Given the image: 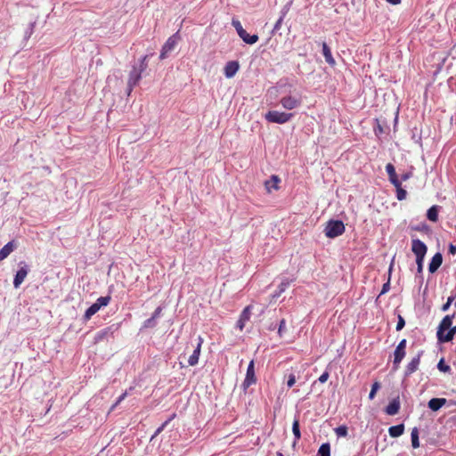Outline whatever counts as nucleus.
<instances>
[{"label": "nucleus", "mask_w": 456, "mask_h": 456, "mask_svg": "<svg viewBox=\"0 0 456 456\" xmlns=\"http://www.w3.org/2000/svg\"><path fill=\"white\" fill-rule=\"evenodd\" d=\"M161 313H162V307H161V306H158V307L155 309V311L153 312V314H152V316H151V317H153V318L157 319V318H159V317L160 316Z\"/></svg>", "instance_id": "49"}, {"label": "nucleus", "mask_w": 456, "mask_h": 456, "mask_svg": "<svg viewBox=\"0 0 456 456\" xmlns=\"http://www.w3.org/2000/svg\"><path fill=\"white\" fill-rule=\"evenodd\" d=\"M280 102L285 110H291L299 107L302 103V101L300 97L286 95L281 99Z\"/></svg>", "instance_id": "6"}, {"label": "nucleus", "mask_w": 456, "mask_h": 456, "mask_svg": "<svg viewBox=\"0 0 456 456\" xmlns=\"http://www.w3.org/2000/svg\"><path fill=\"white\" fill-rule=\"evenodd\" d=\"M142 78V72L136 68L134 67L131 70L127 81V94L129 95L133 91L134 87L139 83Z\"/></svg>", "instance_id": "8"}, {"label": "nucleus", "mask_w": 456, "mask_h": 456, "mask_svg": "<svg viewBox=\"0 0 456 456\" xmlns=\"http://www.w3.org/2000/svg\"><path fill=\"white\" fill-rule=\"evenodd\" d=\"M110 334H111L110 332V328H106L101 331H99L96 335H95V342H100L103 339H105Z\"/></svg>", "instance_id": "29"}, {"label": "nucleus", "mask_w": 456, "mask_h": 456, "mask_svg": "<svg viewBox=\"0 0 456 456\" xmlns=\"http://www.w3.org/2000/svg\"><path fill=\"white\" fill-rule=\"evenodd\" d=\"M293 117L292 113H287L278 110L268 111L265 118L268 122L276 124H285L289 122Z\"/></svg>", "instance_id": "2"}, {"label": "nucleus", "mask_w": 456, "mask_h": 456, "mask_svg": "<svg viewBox=\"0 0 456 456\" xmlns=\"http://www.w3.org/2000/svg\"><path fill=\"white\" fill-rule=\"evenodd\" d=\"M387 1L392 4H398L401 2V0H387Z\"/></svg>", "instance_id": "56"}, {"label": "nucleus", "mask_w": 456, "mask_h": 456, "mask_svg": "<svg viewBox=\"0 0 456 456\" xmlns=\"http://www.w3.org/2000/svg\"><path fill=\"white\" fill-rule=\"evenodd\" d=\"M390 289V282H389V280L383 284V287H382V289H381V293L380 294H385L387 293Z\"/></svg>", "instance_id": "51"}, {"label": "nucleus", "mask_w": 456, "mask_h": 456, "mask_svg": "<svg viewBox=\"0 0 456 456\" xmlns=\"http://www.w3.org/2000/svg\"><path fill=\"white\" fill-rule=\"evenodd\" d=\"M443 263V256L441 253L437 252L434 255V256L431 259V262L428 265V271L431 273H434L437 271V269L441 266Z\"/></svg>", "instance_id": "14"}, {"label": "nucleus", "mask_w": 456, "mask_h": 456, "mask_svg": "<svg viewBox=\"0 0 456 456\" xmlns=\"http://www.w3.org/2000/svg\"><path fill=\"white\" fill-rule=\"evenodd\" d=\"M16 248V244L13 240L9 241L0 249V262L5 259L14 249Z\"/></svg>", "instance_id": "17"}, {"label": "nucleus", "mask_w": 456, "mask_h": 456, "mask_svg": "<svg viewBox=\"0 0 456 456\" xmlns=\"http://www.w3.org/2000/svg\"><path fill=\"white\" fill-rule=\"evenodd\" d=\"M374 132L376 135H380L384 133V129L382 126L379 124V120H377V126L374 127Z\"/></svg>", "instance_id": "45"}, {"label": "nucleus", "mask_w": 456, "mask_h": 456, "mask_svg": "<svg viewBox=\"0 0 456 456\" xmlns=\"http://www.w3.org/2000/svg\"><path fill=\"white\" fill-rule=\"evenodd\" d=\"M282 20H283V18H282V17H281V18L277 20V22H276V24H275V26H274V28H276V29L280 28V27H281V23H282Z\"/></svg>", "instance_id": "55"}, {"label": "nucleus", "mask_w": 456, "mask_h": 456, "mask_svg": "<svg viewBox=\"0 0 456 456\" xmlns=\"http://www.w3.org/2000/svg\"><path fill=\"white\" fill-rule=\"evenodd\" d=\"M110 296L100 297L94 304L98 305L99 308L101 309V307L102 306H107L110 304Z\"/></svg>", "instance_id": "30"}, {"label": "nucleus", "mask_w": 456, "mask_h": 456, "mask_svg": "<svg viewBox=\"0 0 456 456\" xmlns=\"http://www.w3.org/2000/svg\"><path fill=\"white\" fill-rule=\"evenodd\" d=\"M232 26L235 28L238 35L244 29L239 20H232Z\"/></svg>", "instance_id": "42"}, {"label": "nucleus", "mask_w": 456, "mask_h": 456, "mask_svg": "<svg viewBox=\"0 0 456 456\" xmlns=\"http://www.w3.org/2000/svg\"><path fill=\"white\" fill-rule=\"evenodd\" d=\"M240 37L248 45H253L258 41L257 35H249L245 29H243L240 34Z\"/></svg>", "instance_id": "20"}, {"label": "nucleus", "mask_w": 456, "mask_h": 456, "mask_svg": "<svg viewBox=\"0 0 456 456\" xmlns=\"http://www.w3.org/2000/svg\"><path fill=\"white\" fill-rule=\"evenodd\" d=\"M380 388V383L378 382V381H375L372 386H371V389H370V392L369 394V399L370 400H372L374 399L375 395H376V393L377 391Z\"/></svg>", "instance_id": "34"}, {"label": "nucleus", "mask_w": 456, "mask_h": 456, "mask_svg": "<svg viewBox=\"0 0 456 456\" xmlns=\"http://www.w3.org/2000/svg\"><path fill=\"white\" fill-rule=\"evenodd\" d=\"M178 39V33H175L167 38V40L162 46L159 55L160 60L166 59L167 57V54L175 49V45H177Z\"/></svg>", "instance_id": "3"}, {"label": "nucleus", "mask_w": 456, "mask_h": 456, "mask_svg": "<svg viewBox=\"0 0 456 456\" xmlns=\"http://www.w3.org/2000/svg\"><path fill=\"white\" fill-rule=\"evenodd\" d=\"M455 334H456V326H454L452 328L451 327L448 330L447 333H445L442 336V339H439L438 341L442 342V343L452 341L453 339V337Z\"/></svg>", "instance_id": "24"}, {"label": "nucleus", "mask_w": 456, "mask_h": 456, "mask_svg": "<svg viewBox=\"0 0 456 456\" xmlns=\"http://www.w3.org/2000/svg\"><path fill=\"white\" fill-rule=\"evenodd\" d=\"M329 377H330L329 372H328V371H324V372H323V373L319 377V381H320L321 383H324V382H326V381L328 380Z\"/></svg>", "instance_id": "48"}, {"label": "nucleus", "mask_w": 456, "mask_h": 456, "mask_svg": "<svg viewBox=\"0 0 456 456\" xmlns=\"http://www.w3.org/2000/svg\"><path fill=\"white\" fill-rule=\"evenodd\" d=\"M289 285V281H282L279 286L280 292H283Z\"/></svg>", "instance_id": "52"}, {"label": "nucleus", "mask_w": 456, "mask_h": 456, "mask_svg": "<svg viewBox=\"0 0 456 456\" xmlns=\"http://www.w3.org/2000/svg\"><path fill=\"white\" fill-rule=\"evenodd\" d=\"M406 354V350L395 348L394 352L393 370H397L400 368L401 362Z\"/></svg>", "instance_id": "15"}, {"label": "nucleus", "mask_w": 456, "mask_h": 456, "mask_svg": "<svg viewBox=\"0 0 456 456\" xmlns=\"http://www.w3.org/2000/svg\"><path fill=\"white\" fill-rule=\"evenodd\" d=\"M453 301V297H449L448 299H447V302L445 304L443 305L442 306V311L443 312H445L449 309L451 304L452 303Z\"/></svg>", "instance_id": "47"}, {"label": "nucleus", "mask_w": 456, "mask_h": 456, "mask_svg": "<svg viewBox=\"0 0 456 456\" xmlns=\"http://www.w3.org/2000/svg\"><path fill=\"white\" fill-rule=\"evenodd\" d=\"M406 345H407V341L405 338H403L399 342V344L397 345V346L395 348L406 350Z\"/></svg>", "instance_id": "50"}, {"label": "nucleus", "mask_w": 456, "mask_h": 456, "mask_svg": "<svg viewBox=\"0 0 456 456\" xmlns=\"http://www.w3.org/2000/svg\"><path fill=\"white\" fill-rule=\"evenodd\" d=\"M455 305H456V301H455Z\"/></svg>", "instance_id": "58"}, {"label": "nucleus", "mask_w": 456, "mask_h": 456, "mask_svg": "<svg viewBox=\"0 0 456 456\" xmlns=\"http://www.w3.org/2000/svg\"><path fill=\"white\" fill-rule=\"evenodd\" d=\"M99 310L100 308L98 305H95L94 303L89 308L86 309L84 314L85 321H89L92 318V316L94 315Z\"/></svg>", "instance_id": "25"}, {"label": "nucleus", "mask_w": 456, "mask_h": 456, "mask_svg": "<svg viewBox=\"0 0 456 456\" xmlns=\"http://www.w3.org/2000/svg\"><path fill=\"white\" fill-rule=\"evenodd\" d=\"M347 427L345 426V425H342V426H339L338 428H336L334 429L335 431V434L338 436V437H346L347 436Z\"/></svg>", "instance_id": "32"}, {"label": "nucleus", "mask_w": 456, "mask_h": 456, "mask_svg": "<svg viewBox=\"0 0 456 456\" xmlns=\"http://www.w3.org/2000/svg\"><path fill=\"white\" fill-rule=\"evenodd\" d=\"M449 253L452 254V255H455L456 254V246L455 245L450 244V246H449Z\"/></svg>", "instance_id": "54"}, {"label": "nucleus", "mask_w": 456, "mask_h": 456, "mask_svg": "<svg viewBox=\"0 0 456 456\" xmlns=\"http://www.w3.org/2000/svg\"><path fill=\"white\" fill-rule=\"evenodd\" d=\"M203 343L202 338L199 337V342L196 348L193 350L192 354L188 359V364L190 366H195L199 362V357L200 354L201 345Z\"/></svg>", "instance_id": "12"}, {"label": "nucleus", "mask_w": 456, "mask_h": 456, "mask_svg": "<svg viewBox=\"0 0 456 456\" xmlns=\"http://www.w3.org/2000/svg\"><path fill=\"white\" fill-rule=\"evenodd\" d=\"M322 54L325 58L326 62L328 64H330L331 67H334L336 65V61L332 56L330 48L325 42L322 43Z\"/></svg>", "instance_id": "16"}, {"label": "nucleus", "mask_w": 456, "mask_h": 456, "mask_svg": "<svg viewBox=\"0 0 456 456\" xmlns=\"http://www.w3.org/2000/svg\"><path fill=\"white\" fill-rule=\"evenodd\" d=\"M256 377L255 374V362H254V360H251L248 366V369H247V373H246L245 379L242 383V387L244 390H246L250 386L256 384Z\"/></svg>", "instance_id": "5"}, {"label": "nucleus", "mask_w": 456, "mask_h": 456, "mask_svg": "<svg viewBox=\"0 0 456 456\" xmlns=\"http://www.w3.org/2000/svg\"><path fill=\"white\" fill-rule=\"evenodd\" d=\"M252 305H247L241 312L240 318L237 322L236 327L242 331L247 322L249 321L251 316Z\"/></svg>", "instance_id": "11"}, {"label": "nucleus", "mask_w": 456, "mask_h": 456, "mask_svg": "<svg viewBox=\"0 0 456 456\" xmlns=\"http://www.w3.org/2000/svg\"><path fill=\"white\" fill-rule=\"evenodd\" d=\"M386 171L387 173V175H394L396 173L394 165L391 163L387 164Z\"/></svg>", "instance_id": "43"}, {"label": "nucleus", "mask_w": 456, "mask_h": 456, "mask_svg": "<svg viewBox=\"0 0 456 456\" xmlns=\"http://www.w3.org/2000/svg\"><path fill=\"white\" fill-rule=\"evenodd\" d=\"M175 413L172 414V416L167 420H166L159 428H158L157 430L155 431L154 436H159L167 426V424L175 418Z\"/></svg>", "instance_id": "35"}, {"label": "nucleus", "mask_w": 456, "mask_h": 456, "mask_svg": "<svg viewBox=\"0 0 456 456\" xmlns=\"http://www.w3.org/2000/svg\"><path fill=\"white\" fill-rule=\"evenodd\" d=\"M437 368L442 372H448L450 371L451 368L449 365L444 363V359H441L437 364Z\"/></svg>", "instance_id": "37"}, {"label": "nucleus", "mask_w": 456, "mask_h": 456, "mask_svg": "<svg viewBox=\"0 0 456 456\" xmlns=\"http://www.w3.org/2000/svg\"><path fill=\"white\" fill-rule=\"evenodd\" d=\"M425 257H416L417 273H421L423 271V263Z\"/></svg>", "instance_id": "39"}, {"label": "nucleus", "mask_w": 456, "mask_h": 456, "mask_svg": "<svg viewBox=\"0 0 456 456\" xmlns=\"http://www.w3.org/2000/svg\"><path fill=\"white\" fill-rule=\"evenodd\" d=\"M446 403L445 398H432L428 402V407L434 411H438L441 407H443Z\"/></svg>", "instance_id": "19"}, {"label": "nucleus", "mask_w": 456, "mask_h": 456, "mask_svg": "<svg viewBox=\"0 0 456 456\" xmlns=\"http://www.w3.org/2000/svg\"><path fill=\"white\" fill-rule=\"evenodd\" d=\"M396 190V198L398 200H403L406 199L407 192L404 189H403L402 184L395 186Z\"/></svg>", "instance_id": "31"}, {"label": "nucleus", "mask_w": 456, "mask_h": 456, "mask_svg": "<svg viewBox=\"0 0 456 456\" xmlns=\"http://www.w3.org/2000/svg\"><path fill=\"white\" fill-rule=\"evenodd\" d=\"M404 426L403 424H399L396 426H392L388 428V433L391 437H399L403 434Z\"/></svg>", "instance_id": "22"}, {"label": "nucleus", "mask_w": 456, "mask_h": 456, "mask_svg": "<svg viewBox=\"0 0 456 456\" xmlns=\"http://www.w3.org/2000/svg\"><path fill=\"white\" fill-rule=\"evenodd\" d=\"M19 265L20 269L17 271L13 279V286L15 289H18L21 285L29 272V268L25 262H20Z\"/></svg>", "instance_id": "4"}, {"label": "nucleus", "mask_w": 456, "mask_h": 456, "mask_svg": "<svg viewBox=\"0 0 456 456\" xmlns=\"http://www.w3.org/2000/svg\"><path fill=\"white\" fill-rule=\"evenodd\" d=\"M389 182L395 187L401 183V181L399 180L397 174L390 175H388Z\"/></svg>", "instance_id": "38"}, {"label": "nucleus", "mask_w": 456, "mask_h": 456, "mask_svg": "<svg viewBox=\"0 0 456 456\" xmlns=\"http://www.w3.org/2000/svg\"><path fill=\"white\" fill-rule=\"evenodd\" d=\"M438 211H439V206H432L430 208H428L427 212V217L428 220L432 222H436L438 220Z\"/></svg>", "instance_id": "23"}, {"label": "nucleus", "mask_w": 456, "mask_h": 456, "mask_svg": "<svg viewBox=\"0 0 456 456\" xmlns=\"http://www.w3.org/2000/svg\"><path fill=\"white\" fill-rule=\"evenodd\" d=\"M240 65L238 61H228L224 67V75L227 78L232 77L239 70Z\"/></svg>", "instance_id": "13"}, {"label": "nucleus", "mask_w": 456, "mask_h": 456, "mask_svg": "<svg viewBox=\"0 0 456 456\" xmlns=\"http://www.w3.org/2000/svg\"><path fill=\"white\" fill-rule=\"evenodd\" d=\"M280 182H281V179L277 175H272L270 180H268L265 183L267 191L270 192L272 191V189L278 190L279 189L278 184Z\"/></svg>", "instance_id": "21"}, {"label": "nucleus", "mask_w": 456, "mask_h": 456, "mask_svg": "<svg viewBox=\"0 0 456 456\" xmlns=\"http://www.w3.org/2000/svg\"><path fill=\"white\" fill-rule=\"evenodd\" d=\"M411 175H412V174L411 172H407L401 175V179L403 181H407Z\"/></svg>", "instance_id": "53"}, {"label": "nucleus", "mask_w": 456, "mask_h": 456, "mask_svg": "<svg viewBox=\"0 0 456 456\" xmlns=\"http://www.w3.org/2000/svg\"><path fill=\"white\" fill-rule=\"evenodd\" d=\"M346 231L344 223L340 220H330L324 229L326 237L333 239L342 235Z\"/></svg>", "instance_id": "1"}, {"label": "nucleus", "mask_w": 456, "mask_h": 456, "mask_svg": "<svg viewBox=\"0 0 456 456\" xmlns=\"http://www.w3.org/2000/svg\"><path fill=\"white\" fill-rule=\"evenodd\" d=\"M421 354H422V352H419L417 354V355L412 357V359L406 365L405 370H404L405 377L411 376L412 373H414L419 369Z\"/></svg>", "instance_id": "10"}, {"label": "nucleus", "mask_w": 456, "mask_h": 456, "mask_svg": "<svg viewBox=\"0 0 456 456\" xmlns=\"http://www.w3.org/2000/svg\"><path fill=\"white\" fill-rule=\"evenodd\" d=\"M285 325H286V321L284 319H282L281 322H280V324H279V329H278V333L280 335V337L282 336V333L285 330Z\"/></svg>", "instance_id": "46"}, {"label": "nucleus", "mask_w": 456, "mask_h": 456, "mask_svg": "<svg viewBox=\"0 0 456 456\" xmlns=\"http://www.w3.org/2000/svg\"><path fill=\"white\" fill-rule=\"evenodd\" d=\"M148 56L145 55L142 58L141 60V64H140V68L138 69L142 73L147 68V63H146V60H147Z\"/></svg>", "instance_id": "41"}, {"label": "nucleus", "mask_w": 456, "mask_h": 456, "mask_svg": "<svg viewBox=\"0 0 456 456\" xmlns=\"http://www.w3.org/2000/svg\"><path fill=\"white\" fill-rule=\"evenodd\" d=\"M157 322L156 319L153 317H151L143 322L142 328L149 329V328H154L156 327Z\"/></svg>", "instance_id": "36"}, {"label": "nucleus", "mask_w": 456, "mask_h": 456, "mask_svg": "<svg viewBox=\"0 0 456 456\" xmlns=\"http://www.w3.org/2000/svg\"><path fill=\"white\" fill-rule=\"evenodd\" d=\"M399 410H400V402L398 399H394L386 407V413L393 416V415L397 414Z\"/></svg>", "instance_id": "18"}, {"label": "nucleus", "mask_w": 456, "mask_h": 456, "mask_svg": "<svg viewBox=\"0 0 456 456\" xmlns=\"http://www.w3.org/2000/svg\"><path fill=\"white\" fill-rule=\"evenodd\" d=\"M411 251L416 257H425L428 247L427 245L419 239L411 240Z\"/></svg>", "instance_id": "7"}, {"label": "nucleus", "mask_w": 456, "mask_h": 456, "mask_svg": "<svg viewBox=\"0 0 456 456\" xmlns=\"http://www.w3.org/2000/svg\"><path fill=\"white\" fill-rule=\"evenodd\" d=\"M454 317V314L452 315H446L443 318L441 321L438 328H437V339H442V336L444 334V331L448 330L452 324V319Z\"/></svg>", "instance_id": "9"}, {"label": "nucleus", "mask_w": 456, "mask_h": 456, "mask_svg": "<svg viewBox=\"0 0 456 456\" xmlns=\"http://www.w3.org/2000/svg\"><path fill=\"white\" fill-rule=\"evenodd\" d=\"M317 456H330V445L329 443H324L320 446Z\"/></svg>", "instance_id": "27"}, {"label": "nucleus", "mask_w": 456, "mask_h": 456, "mask_svg": "<svg viewBox=\"0 0 456 456\" xmlns=\"http://www.w3.org/2000/svg\"><path fill=\"white\" fill-rule=\"evenodd\" d=\"M405 325V321L402 315H398V322L396 324V330H401Z\"/></svg>", "instance_id": "40"}, {"label": "nucleus", "mask_w": 456, "mask_h": 456, "mask_svg": "<svg viewBox=\"0 0 456 456\" xmlns=\"http://www.w3.org/2000/svg\"><path fill=\"white\" fill-rule=\"evenodd\" d=\"M276 456H283V454H282V452H278L276 453Z\"/></svg>", "instance_id": "57"}, {"label": "nucleus", "mask_w": 456, "mask_h": 456, "mask_svg": "<svg viewBox=\"0 0 456 456\" xmlns=\"http://www.w3.org/2000/svg\"><path fill=\"white\" fill-rule=\"evenodd\" d=\"M134 387H130L129 390H126L122 395H119L117 402L111 406V411L114 410L125 398L128 395L129 392L132 391Z\"/></svg>", "instance_id": "33"}, {"label": "nucleus", "mask_w": 456, "mask_h": 456, "mask_svg": "<svg viewBox=\"0 0 456 456\" xmlns=\"http://www.w3.org/2000/svg\"><path fill=\"white\" fill-rule=\"evenodd\" d=\"M411 446L416 449L419 447V429L418 428H413L411 433Z\"/></svg>", "instance_id": "26"}, {"label": "nucleus", "mask_w": 456, "mask_h": 456, "mask_svg": "<svg viewBox=\"0 0 456 456\" xmlns=\"http://www.w3.org/2000/svg\"><path fill=\"white\" fill-rule=\"evenodd\" d=\"M296 383V377L294 374H289L287 381V386L292 387Z\"/></svg>", "instance_id": "44"}, {"label": "nucleus", "mask_w": 456, "mask_h": 456, "mask_svg": "<svg viewBox=\"0 0 456 456\" xmlns=\"http://www.w3.org/2000/svg\"><path fill=\"white\" fill-rule=\"evenodd\" d=\"M292 432L295 436V442H297L301 438L298 419H294L293 424H292Z\"/></svg>", "instance_id": "28"}]
</instances>
